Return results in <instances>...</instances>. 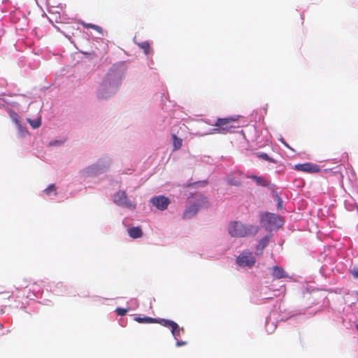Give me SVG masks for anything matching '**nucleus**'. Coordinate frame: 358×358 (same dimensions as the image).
Returning a JSON list of instances; mask_svg holds the SVG:
<instances>
[{
	"label": "nucleus",
	"mask_w": 358,
	"mask_h": 358,
	"mask_svg": "<svg viewBox=\"0 0 358 358\" xmlns=\"http://www.w3.org/2000/svg\"><path fill=\"white\" fill-rule=\"evenodd\" d=\"M135 320L139 323H155V322H157V318L150 317H136Z\"/></svg>",
	"instance_id": "nucleus-15"
},
{
	"label": "nucleus",
	"mask_w": 358,
	"mask_h": 358,
	"mask_svg": "<svg viewBox=\"0 0 358 358\" xmlns=\"http://www.w3.org/2000/svg\"><path fill=\"white\" fill-rule=\"evenodd\" d=\"M262 220L270 225H275L278 220V216L273 213H266L262 216Z\"/></svg>",
	"instance_id": "nucleus-8"
},
{
	"label": "nucleus",
	"mask_w": 358,
	"mask_h": 358,
	"mask_svg": "<svg viewBox=\"0 0 358 358\" xmlns=\"http://www.w3.org/2000/svg\"><path fill=\"white\" fill-rule=\"evenodd\" d=\"M356 328L358 330V324L356 325Z\"/></svg>",
	"instance_id": "nucleus-26"
},
{
	"label": "nucleus",
	"mask_w": 358,
	"mask_h": 358,
	"mask_svg": "<svg viewBox=\"0 0 358 358\" xmlns=\"http://www.w3.org/2000/svg\"><path fill=\"white\" fill-rule=\"evenodd\" d=\"M173 150H179L182 145V140L180 138L177 137L176 134H172Z\"/></svg>",
	"instance_id": "nucleus-14"
},
{
	"label": "nucleus",
	"mask_w": 358,
	"mask_h": 358,
	"mask_svg": "<svg viewBox=\"0 0 358 358\" xmlns=\"http://www.w3.org/2000/svg\"><path fill=\"white\" fill-rule=\"evenodd\" d=\"M352 274L355 278H358V268H354L352 270Z\"/></svg>",
	"instance_id": "nucleus-23"
},
{
	"label": "nucleus",
	"mask_w": 358,
	"mask_h": 358,
	"mask_svg": "<svg viewBox=\"0 0 358 358\" xmlns=\"http://www.w3.org/2000/svg\"><path fill=\"white\" fill-rule=\"evenodd\" d=\"M250 178L252 179L255 182L260 186L263 187H267L268 185V182L267 180H266L263 177L257 176H251L249 177Z\"/></svg>",
	"instance_id": "nucleus-12"
},
{
	"label": "nucleus",
	"mask_w": 358,
	"mask_h": 358,
	"mask_svg": "<svg viewBox=\"0 0 358 358\" xmlns=\"http://www.w3.org/2000/svg\"><path fill=\"white\" fill-rule=\"evenodd\" d=\"M259 227L255 225H245L238 221H233L229 224L228 232L232 237H245L255 236L258 232Z\"/></svg>",
	"instance_id": "nucleus-1"
},
{
	"label": "nucleus",
	"mask_w": 358,
	"mask_h": 358,
	"mask_svg": "<svg viewBox=\"0 0 358 358\" xmlns=\"http://www.w3.org/2000/svg\"><path fill=\"white\" fill-rule=\"evenodd\" d=\"M199 210V206L193 204L189 206L184 212L182 218L189 219L196 214Z\"/></svg>",
	"instance_id": "nucleus-9"
},
{
	"label": "nucleus",
	"mask_w": 358,
	"mask_h": 358,
	"mask_svg": "<svg viewBox=\"0 0 358 358\" xmlns=\"http://www.w3.org/2000/svg\"><path fill=\"white\" fill-rule=\"evenodd\" d=\"M357 295H358V292H357Z\"/></svg>",
	"instance_id": "nucleus-28"
},
{
	"label": "nucleus",
	"mask_w": 358,
	"mask_h": 358,
	"mask_svg": "<svg viewBox=\"0 0 358 358\" xmlns=\"http://www.w3.org/2000/svg\"><path fill=\"white\" fill-rule=\"evenodd\" d=\"M27 120H28L29 123L31 124V126L34 129L38 128L41 126V118H38V119H36V120H32L31 119H28Z\"/></svg>",
	"instance_id": "nucleus-20"
},
{
	"label": "nucleus",
	"mask_w": 358,
	"mask_h": 358,
	"mask_svg": "<svg viewBox=\"0 0 358 358\" xmlns=\"http://www.w3.org/2000/svg\"><path fill=\"white\" fill-rule=\"evenodd\" d=\"M257 155L259 158H262L267 162H272V163L275 162V160L271 158L266 153L261 152V153H259Z\"/></svg>",
	"instance_id": "nucleus-21"
},
{
	"label": "nucleus",
	"mask_w": 358,
	"mask_h": 358,
	"mask_svg": "<svg viewBox=\"0 0 358 358\" xmlns=\"http://www.w3.org/2000/svg\"><path fill=\"white\" fill-rule=\"evenodd\" d=\"M150 201L154 206L161 210L166 209L170 203L169 199L164 196H155L151 199Z\"/></svg>",
	"instance_id": "nucleus-6"
},
{
	"label": "nucleus",
	"mask_w": 358,
	"mask_h": 358,
	"mask_svg": "<svg viewBox=\"0 0 358 358\" xmlns=\"http://www.w3.org/2000/svg\"><path fill=\"white\" fill-rule=\"evenodd\" d=\"M294 169L298 171H302L308 173H317L320 171V169L318 165L312 163L295 164Z\"/></svg>",
	"instance_id": "nucleus-5"
},
{
	"label": "nucleus",
	"mask_w": 358,
	"mask_h": 358,
	"mask_svg": "<svg viewBox=\"0 0 358 358\" xmlns=\"http://www.w3.org/2000/svg\"><path fill=\"white\" fill-rule=\"evenodd\" d=\"M113 201L118 206H124L131 210L136 208L135 203L128 199L126 192L124 191L117 192L114 195Z\"/></svg>",
	"instance_id": "nucleus-4"
},
{
	"label": "nucleus",
	"mask_w": 358,
	"mask_h": 358,
	"mask_svg": "<svg viewBox=\"0 0 358 358\" xmlns=\"http://www.w3.org/2000/svg\"><path fill=\"white\" fill-rule=\"evenodd\" d=\"M181 331H184V329L180 327L178 324H176V328H173L171 329L172 335L176 340H178V337L180 336Z\"/></svg>",
	"instance_id": "nucleus-17"
},
{
	"label": "nucleus",
	"mask_w": 358,
	"mask_h": 358,
	"mask_svg": "<svg viewBox=\"0 0 358 358\" xmlns=\"http://www.w3.org/2000/svg\"><path fill=\"white\" fill-rule=\"evenodd\" d=\"M128 309H124L122 308H117L115 311L117 313L118 315L123 316L127 314L128 312Z\"/></svg>",
	"instance_id": "nucleus-22"
},
{
	"label": "nucleus",
	"mask_w": 358,
	"mask_h": 358,
	"mask_svg": "<svg viewBox=\"0 0 358 358\" xmlns=\"http://www.w3.org/2000/svg\"><path fill=\"white\" fill-rule=\"evenodd\" d=\"M81 24L85 28H91L92 29L96 30V31H98L99 33L102 32V28L98 25L90 24V23H85V22H82Z\"/></svg>",
	"instance_id": "nucleus-18"
},
{
	"label": "nucleus",
	"mask_w": 358,
	"mask_h": 358,
	"mask_svg": "<svg viewBox=\"0 0 358 358\" xmlns=\"http://www.w3.org/2000/svg\"><path fill=\"white\" fill-rule=\"evenodd\" d=\"M238 117H230L225 118H218L212 129L210 134H222L233 132L235 129L239 127L238 123Z\"/></svg>",
	"instance_id": "nucleus-2"
},
{
	"label": "nucleus",
	"mask_w": 358,
	"mask_h": 358,
	"mask_svg": "<svg viewBox=\"0 0 358 358\" xmlns=\"http://www.w3.org/2000/svg\"><path fill=\"white\" fill-rule=\"evenodd\" d=\"M186 344H187V342H185V341H177V342H176V346H178V347H180V346L185 345Z\"/></svg>",
	"instance_id": "nucleus-24"
},
{
	"label": "nucleus",
	"mask_w": 358,
	"mask_h": 358,
	"mask_svg": "<svg viewBox=\"0 0 358 358\" xmlns=\"http://www.w3.org/2000/svg\"><path fill=\"white\" fill-rule=\"evenodd\" d=\"M128 234L132 238H138L143 236L142 229L139 227H134L129 229Z\"/></svg>",
	"instance_id": "nucleus-10"
},
{
	"label": "nucleus",
	"mask_w": 358,
	"mask_h": 358,
	"mask_svg": "<svg viewBox=\"0 0 358 358\" xmlns=\"http://www.w3.org/2000/svg\"><path fill=\"white\" fill-rule=\"evenodd\" d=\"M44 193L49 196L50 195L51 193H53L54 195H56L57 194V189H56V187L55 186V185L53 184H51L45 190H44Z\"/></svg>",
	"instance_id": "nucleus-19"
},
{
	"label": "nucleus",
	"mask_w": 358,
	"mask_h": 358,
	"mask_svg": "<svg viewBox=\"0 0 358 358\" xmlns=\"http://www.w3.org/2000/svg\"><path fill=\"white\" fill-rule=\"evenodd\" d=\"M155 323H159L161 325L165 327L171 328V329L173 328H176L177 324L176 322L166 319H157V322H155Z\"/></svg>",
	"instance_id": "nucleus-11"
},
{
	"label": "nucleus",
	"mask_w": 358,
	"mask_h": 358,
	"mask_svg": "<svg viewBox=\"0 0 358 358\" xmlns=\"http://www.w3.org/2000/svg\"><path fill=\"white\" fill-rule=\"evenodd\" d=\"M138 45L145 55H148L152 52L150 43L148 41L140 43Z\"/></svg>",
	"instance_id": "nucleus-16"
},
{
	"label": "nucleus",
	"mask_w": 358,
	"mask_h": 358,
	"mask_svg": "<svg viewBox=\"0 0 358 358\" xmlns=\"http://www.w3.org/2000/svg\"><path fill=\"white\" fill-rule=\"evenodd\" d=\"M357 212H358V206L357 207Z\"/></svg>",
	"instance_id": "nucleus-27"
},
{
	"label": "nucleus",
	"mask_w": 358,
	"mask_h": 358,
	"mask_svg": "<svg viewBox=\"0 0 358 358\" xmlns=\"http://www.w3.org/2000/svg\"><path fill=\"white\" fill-rule=\"evenodd\" d=\"M15 122L17 124H18V120L17 119L15 120Z\"/></svg>",
	"instance_id": "nucleus-25"
},
{
	"label": "nucleus",
	"mask_w": 358,
	"mask_h": 358,
	"mask_svg": "<svg viewBox=\"0 0 358 358\" xmlns=\"http://www.w3.org/2000/svg\"><path fill=\"white\" fill-rule=\"evenodd\" d=\"M268 241L269 237L267 236L261 238L256 246L257 250H260L261 252H262L265 247L268 245Z\"/></svg>",
	"instance_id": "nucleus-13"
},
{
	"label": "nucleus",
	"mask_w": 358,
	"mask_h": 358,
	"mask_svg": "<svg viewBox=\"0 0 358 358\" xmlns=\"http://www.w3.org/2000/svg\"><path fill=\"white\" fill-rule=\"evenodd\" d=\"M236 262L239 266L251 268L255 265L256 259L252 256L251 252L245 250L237 257Z\"/></svg>",
	"instance_id": "nucleus-3"
},
{
	"label": "nucleus",
	"mask_w": 358,
	"mask_h": 358,
	"mask_svg": "<svg viewBox=\"0 0 358 358\" xmlns=\"http://www.w3.org/2000/svg\"><path fill=\"white\" fill-rule=\"evenodd\" d=\"M272 275L275 279L289 278V275L285 272L283 268L275 266L272 268Z\"/></svg>",
	"instance_id": "nucleus-7"
}]
</instances>
